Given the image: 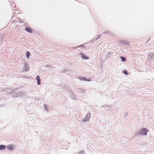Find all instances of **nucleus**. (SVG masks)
<instances>
[{"label": "nucleus", "mask_w": 154, "mask_h": 154, "mask_svg": "<svg viewBox=\"0 0 154 154\" xmlns=\"http://www.w3.org/2000/svg\"><path fill=\"white\" fill-rule=\"evenodd\" d=\"M63 71L64 72H69V71H70V70L68 69H63Z\"/></svg>", "instance_id": "21"}, {"label": "nucleus", "mask_w": 154, "mask_h": 154, "mask_svg": "<svg viewBox=\"0 0 154 154\" xmlns=\"http://www.w3.org/2000/svg\"><path fill=\"white\" fill-rule=\"evenodd\" d=\"M104 33H106V31H105L104 32Z\"/></svg>", "instance_id": "32"}, {"label": "nucleus", "mask_w": 154, "mask_h": 154, "mask_svg": "<svg viewBox=\"0 0 154 154\" xmlns=\"http://www.w3.org/2000/svg\"><path fill=\"white\" fill-rule=\"evenodd\" d=\"M40 81L41 80H39L37 81V85H39L41 84V83Z\"/></svg>", "instance_id": "25"}, {"label": "nucleus", "mask_w": 154, "mask_h": 154, "mask_svg": "<svg viewBox=\"0 0 154 154\" xmlns=\"http://www.w3.org/2000/svg\"><path fill=\"white\" fill-rule=\"evenodd\" d=\"M63 89L64 90L67 91V90H68L69 89V87L66 85H65L63 87Z\"/></svg>", "instance_id": "14"}, {"label": "nucleus", "mask_w": 154, "mask_h": 154, "mask_svg": "<svg viewBox=\"0 0 154 154\" xmlns=\"http://www.w3.org/2000/svg\"><path fill=\"white\" fill-rule=\"evenodd\" d=\"M83 47V48H85V45H79V46H77V47H76V49L77 48H79V47Z\"/></svg>", "instance_id": "19"}, {"label": "nucleus", "mask_w": 154, "mask_h": 154, "mask_svg": "<svg viewBox=\"0 0 154 154\" xmlns=\"http://www.w3.org/2000/svg\"><path fill=\"white\" fill-rule=\"evenodd\" d=\"M6 148V145L3 144L0 145V150H3Z\"/></svg>", "instance_id": "10"}, {"label": "nucleus", "mask_w": 154, "mask_h": 154, "mask_svg": "<svg viewBox=\"0 0 154 154\" xmlns=\"http://www.w3.org/2000/svg\"><path fill=\"white\" fill-rule=\"evenodd\" d=\"M79 79L80 80L84 81H85L90 82L91 81L90 79L84 77H79Z\"/></svg>", "instance_id": "4"}, {"label": "nucleus", "mask_w": 154, "mask_h": 154, "mask_svg": "<svg viewBox=\"0 0 154 154\" xmlns=\"http://www.w3.org/2000/svg\"><path fill=\"white\" fill-rule=\"evenodd\" d=\"M23 69V72H27L29 71V67L27 63H24V64Z\"/></svg>", "instance_id": "5"}, {"label": "nucleus", "mask_w": 154, "mask_h": 154, "mask_svg": "<svg viewBox=\"0 0 154 154\" xmlns=\"http://www.w3.org/2000/svg\"><path fill=\"white\" fill-rule=\"evenodd\" d=\"M79 55L81 56V57L82 59L84 60H88L89 59V57L87 56L82 52L79 53Z\"/></svg>", "instance_id": "6"}, {"label": "nucleus", "mask_w": 154, "mask_h": 154, "mask_svg": "<svg viewBox=\"0 0 154 154\" xmlns=\"http://www.w3.org/2000/svg\"><path fill=\"white\" fill-rule=\"evenodd\" d=\"M36 79L37 81H39V80H41V79H40V76L38 75H37L36 76Z\"/></svg>", "instance_id": "22"}, {"label": "nucleus", "mask_w": 154, "mask_h": 154, "mask_svg": "<svg viewBox=\"0 0 154 154\" xmlns=\"http://www.w3.org/2000/svg\"><path fill=\"white\" fill-rule=\"evenodd\" d=\"M25 30L28 32V33H32V31H33V29H32L30 27H26L25 29Z\"/></svg>", "instance_id": "7"}, {"label": "nucleus", "mask_w": 154, "mask_h": 154, "mask_svg": "<svg viewBox=\"0 0 154 154\" xmlns=\"http://www.w3.org/2000/svg\"><path fill=\"white\" fill-rule=\"evenodd\" d=\"M125 43H126L127 44H125V45H128V42H125Z\"/></svg>", "instance_id": "31"}, {"label": "nucleus", "mask_w": 154, "mask_h": 154, "mask_svg": "<svg viewBox=\"0 0 154 154\" xmlns=\"http://www.w3.org/2000/svg\"><path fill=\"white\" fill-rule=\"evenodd\" d=\"M13 8H14H14L15 7V6H13Z\"/></svg>", "instance_id": "33"}, {"label": "nucleus", "mask_w": 154, "mask_h": 154, "mask_svg": "<svg viewBox=\"0 0 154 154\" xmlns=\"http://www.w3.org/2000/svg\"><path fill=\"white\" fill-rule=\"evenodd\" d=\"M81 92H83V93H84L86 91L85 90H83V89H81Z\"/></svg>", "instance_id": "26"}, {"label": "nucleus", "mask_w": 154, "mask_h": 154, "mask_svg": "<svg viewBox=\"0 0 154 154\" xmlns=\"http://www.w3.org/2000/svg\"><path fill=\"white\" fill-rule=\"evenodd\" d=\"M100 38H101L100 35H99L98 36V37L96 38L95 40H96L97 39H99Z\"/></svg>", "instance_id": "24"}, {"label": "nucleus", "mask_w": 154, "mask_h": 154, "mask_svg": "<svg viewBox=\"0 0 154 154\" xmlns=\"http://www.w3.org/2000/svg\"><path fill=\"white\" fill-rule=\"evenodd\" d=\"M154 57V54H149L148 56V59H150L151 60H152V58H154L153 57Z\"/></svg>", "instance_id": "11"}, {"label": "nucleus", "mask_w": 154, "mask_h": 154, "mask_svg": "<svg viewBox=\"0 0 154 154\" xmlns=\"http://www.w3.org/2000/svg\"><path fill=\"white\" fill-rule=\"evenodd\" d=\"M26 55L27 58H29V57L30 54V53L29 51H27L26 53Z\"/></svg>", "instance_id": "15"}, {"label": "nucleus", "mask_w": 154, "mask_h": 154, "mask_svg": "<svg viewBox=\"0 0 154 154\" xmlns=\"http://www.w3.org/2000/svg\"><path fill=\"white\" fill-rule=\"evenodd\" d=\"M45 66H46V67H51V66H50L49 65H47V64L45 65Z\"/></svg>", "instance_id": "27"}, {"label": "nucleus", "mask_w": 154, "mask_h": 154, "mask_svg": "<svg viewBox=\"0 0 154 154\" xmlns=\"http://www.w3.org/2000/svg\"><path fill=\"white\" fill-rule=\"evenodd\" d=\"M127 114H128L127 112L124 115L125 116V117L126 116H127Z\"/></svg>", "instance_id": "28"}, {"label": "nucleus", "mask_w": 154, "mask_h": 154, "mask_svg": "<svg viewBox=\"0 0 154 154\" xmlns=\"http://www.w3.org/2000/svg\"><path fill=\"white\" fill-rule=\"evenodd\" d=\"M19 22L21 23H22V22H23V21L22 20H21L20 19V21Z\"/></svg>", "instance_id": "29"}, {"label": "nucleus", "mask_w": 154, "mask_h": 154, "mask_svg": "<svg viewBox=\"0 0 154 154\" xmlns=\"http://www.w3.org/2000/svg\"><path fill=\"white\" fill-rule=\"evenodd\" d=\"M123 73L125 75H128L129 74L128 72L126 70H123Z\"/></svg>", "instance_id": "17"}, {"label": "nucleus", "mask_w": 154, "mask_h": 154, "mask_svg": "<svg viewBox=\"0 0 154 154\" xmlns=\"http://www.w3.org/2000/svg\"><path fill=\"white\" fill-rule=\"evenodd\" d=\"M149 131V129L144 128L136 131L134 136L140 137L143 135H146L147 133Z\"/></svg>", "instance_id": "1"}, {"label": "nucleus", "mask_w": 154, "mask_h": 154, "mask_svg": "<svg viewBox=\"0 0 154 154\" xmlns=\"http://www.w3.org/2000/svg\"><path fill=\"white\" fill-rule=\"evenodd\" d=\"M44 107L45 108V109L47 111H48V108L47 105L46 104H44Z\"/></svg>", "instance_id": "16"}, {"label": "nucleus", "mask_w": 154, "mask_h": 154, "mask_svg": "<svg viewBox=\"0 0 154 154\" xmlns=\"http://www.w3.org/2000/svg\"><path fill=\"white\" fill-rule=\"evenodd\" d=\"M17 89H14L12 91L10 92V94H13L14 95L13 96V97H14L22 96L23 94V92L17 91Z\"/></svg>", "instance_id": "2"}, {"label": "nucleus", "mask_w": 154, "mask_h": 154, "mask_svg": "<svg viewBox=\"0 0 154 154\" xmlns=\"http://www.w3.org/2000/svg\"><path fill=\"white\" fill-rule=\"evenodd\" d=\"M120 43L121 44H124V45H125V44H127L126 43H125V41H123V40H121L120 41Z\"/></svg>", "instance_id": "18"}, {"label": "nucleus", "mask_w": 154, "mask_h": 154, "mask_svg": "<svg viewBox=\"0 0 154 154\" xmlns=\"http://www.w3.org/2000/svg\"><path fill=\"white\" fill-rule=\"evenodd\" d=\"M111 54V52H109L106 54V56L105 57L106 60L107 59H108L109 57H110Z\"/></svg>", "instance_id": "13"}, {"label": "nucleus", "mask_w": 154, "mask_h": 154, "mask_svg": "<svg viewBox=\"0 0 154 154\" xmlns=\"http://www.w3.org/2000/svg\"><path fill=\"white\" fill-rule=\"evenodd\" d=\"M119 57L122 62H124L126 60V58L124 57L120 56Z\"/></svg>", "instance_id": "12"}, {"label": "nucleus", "mask_w": 154, "mask_h": 154, "mask_svg": "<svg viewBox=\"0 0 154 154\" xmlns=\"http://www.w3.org/2000/svg\"><path fill=\"white\" fill-rule=\"evenodd\" d=\"M7 148L10 151H12L14 149V145L11 144L8 145L7 146Z\"/></svg>", "instance_id": "8"}, {"label": "nucleus", "mask_w": 154, "mask_h": 154, "mask_svg": "<svg viewBox=\"0 0 154 154\" xmlns=\"http://www.w3.org/2000/svg\"><path fill=\"white\" fill-rule=\"evenodd\" d=\"M84 152L83 150H81L79 152V154H84Z\"/></svg>", "instance_id": "23"}, {"label": "nucleus", "mask_w": 154, "mask_h": 154, "mask_svg": "<svg viewBox=\"0 0 154 154\" xmlns=\"http://www.w3.org/2000/svg\"><path fill=\"white\" fill-rule=\"evenodd\" d=\"M150 38H149L148 40H147L146 42V43H148V41L150 40Z\"/></svg>", "instance_id": "30"}, {"label": "nucleus", "mask_w": 154, "mask_h": 154, "mask_svg": "<svg viewBox=\"0 0 154 154\" xmlns=\"http://www.w3.org/2000/svg\"><path fill=\"white\" fill-rule=\"evenodd\" d=\"M91 115V114L90 113H88L85 117L82 120V121L83 122H85L88 121L90 119Z\"/></svg>", "instance_id": "3"}, {"label": "nucleus", "mask_w": 154, "mask_h": 154, "mask_svg": "<svg viewBox=\"0 0 154 154\" xmlns=\"http://www.w3.org/2000/svg\"><path fill=\"white\" fill-rule=\"evenodd\" d=\"M70 98L73 100H76V97H75V94H73L72 92L70 93Z\"/></svg>", "instance_id": "9"}, {"label": "nucleus", "mask_w": 154, "mask_h": 154, "mask_svg": "<svg viewBox=\"0 0 154 154\" xmlns=\"http://www.w3.org/2000/svg\"><path fill=\"white\" fill-rule=\"evenodd\" d=\"M110 106V105H108L107 106V104H106V105H102L101 106V108H103L104 107H109Z\"/></svg>", "instance_id": "20"}]
</instances>
